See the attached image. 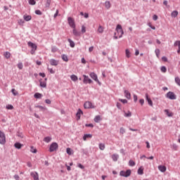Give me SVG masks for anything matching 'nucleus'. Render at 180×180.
<instances>
[{"mask_svg":"<svg viewBox=\"0 0 180 180\" xmlns=\"http://www.w3.org/2000/svg\"><path fill=\"white\" fill-rule=\"evenodd\" d=\"M116 32L118 34L119 39L122 38L124 32H123V29L122 28V25H117L116 27Z\"/></svg>","mask_w":180,"mask_h":180,"instance_id":"nucleus-1","label":"nucleus"},{"mask_svg":"<svg viewBox=\"0 0 180 180\" xmlns=\"http://www.w3.org/2000/svg\"><path fill=\"white\" fill-rule=\"evenodd\" d=\"M27 45L32 49L30 51L31 54H34L36 50H37V45L32 43V41L27 42Z\"/></svg>","mask_w":180,"mask_h":180,"instance_id":"nucleus-2","label":"nucleus"},{"mask_svg":"<svg viewBox=\"0 0 180 180\" xmlns=\"http://www.w3.org/2000/svg\"><path fill=\"white\" fill-rule=\"evenodd\" d=\"M68 21L69 23V26H70V27H72V29H75L76 25H75V20H74V18L69 17L68 18Z\"/></svg>","mask_w":180,"mask_h":180,"instance_id":"nucleus-3","label":"nucleus"},{"mask_svg":"<svg viewBox=\"0 0 180 180\" xmlns=\"http://www.w3.org/2000/svg\"><path fill=\"white\" fill-rule=\"evenodd\" d=\"M6 143V139L5 137V134L0 131V144H5Z\"/></svg>","mask_w":180,"mask_h":180,"instance_id":"nucleus-4","label":"nucleus"},{"mask_svg":"<svg viewBox=\"0 0 180 180\" xmlns=\"http://www.w3.org/2000/svg\"><path fill=\"white\" fill-rule=\"evenodd\" d=\"M58 148V144L56 142H53L51 144L49 148L50 153H53V151H56Z\"/></svg>","mask_w":180,"mask_h":180,"instance_id":"nucleus-5","label":"nucleus"},{"mask_svg":"<svg viewBox=\"0 0 180 180\" xmlns=\"http://www.w3.org/2000/svg\"><path fill=\"white\" fill-rule=\"evenodd\" d=\"M131 174V170L130 169H128L126 172L121 171L120 173V175L121 176H125V178H127V176H130Z\"/></svg>","mask_w":180,"mask_h":180,"instance_id":"nucleus-6","label":"nucleus"},{"mask_svg":"<svg viewBox=\"0 0 180 180\" xmlns=\"http://www.w3.org/2000/svg\"><path fill=\"white\" fill-rule=\"evenodd\" d=\"M166 97L168 98L169 99H176V95H175V94H174V92L172 91H169L167 94H166Z\"/></svg>","mask_w":180,"mask_h":180,"instance_id":"nucleus-7","label":"nucleus"},{"mask_svg":"<svg viewBox=\"0 0 180 180\" xmlns=\"http://www.w3.org/2000/svg\"><path fill=\"white\" fill-rule=\"evenodd\" d=\"M91 78H92V79H94V81H95V82H97V84H98V85H102V83H101L99 82V79H98V75H96V74L95 73H91Z\"/></svg>","mask_w":180,"mask_h":180,"instance_id":"nucleus-8","label":"nucleus"},{"mask_svg":"<svg viewBox=\"0 0 180 180\" xmlns=\"http://www.w3.org/2000/svg\"><path fill=\"white\" fill-rule=\"evenodd\" d=\"M30 175H31L32 177H33L34 180H40V179H39V174L37 172H32L30 173Z\"/></svg>","mask_w":180,"mask_h":180,"instance_id":"nucleus-9","label":"nucleus"},{"mask_svg":"<svg viewBox=\"0 0 180 180\" xmlns=\"http://www.w3.org/2000/svg\"><path fill=\"white\" fill-rule=\"evenodd\" d=\"M83 77H84V80H83L84 84H91V79H89L88 76L84 75Z\"/></svg>","mask_w":180,"mask_h":180,"instance_id":"nucleus-10","label":"nucleus"},{"mask_svg":"<svg viewBox=\"0 0 180 180\" xmlns=\"http://www.w3.org/2000/svg\"><path fill=\"white\" fill-rule=\"evenodd\" d=\"M84 115V112L82 111L81 109H78L77 112L76 114L77 120H79L81 119V115Z\"/></svg>","mask_w":180,"mask_h":180,"instance_id":"nucleus-11","label":"nucleus"},{"mask_svg":"<svg viewBox=\"0 0 180 180\" xmlns=\"http://www.w3.org/2000/svg\"><path fill=\"white\" fill-rule=\"evenodd\" d=\"M49 63L51 65H55V66L58 65V60H56L55 59H51Z\"/></svg>","mask_w":180,"mask_h":180,"instance_id":"nucleus-12","label":"nucleus"},{"mask_svg":"<svg viewBox=\"0 0 180 180\" xmlns=\"http://www.w3.org/2000/svg\"><path fill=\"white\" fill-rule=\"evenodd\" d=\"M158 169L160 171V172H165V171H167V167L164 165H159Z\"/></svg>","mask_w":180,"mask_h":180,"instance_id":"nucleus-13","label":"nucleus"},{"mask_svg":"<svg viewBox=\"0 0 180 180\" xmlns=\"http://www.w3.org/2000/svg\"><path fill=\"white\" fill-rule=\"evenodd\" d=\"M104 6L107 9H110V8H112V4H110V1H107L105 2Z\"/></svg>","mask_w":180,"mask_h":180,"instance_id":"nucleus-14","label":"nucleus"},{"mask_svg":"<svg viewBox=\"0 0 180 180\" xmlns=\"http://www.w3.org/2000/svg\"><path fill=\"white\" fill-rule=\"evenodd\" d=\"M146 101H148V105H150V106H153V101H151V98L148 97V94H146Z\"/></svg>","mask_w":180,"mask_h":180,"instance_id":"nucleus-15","label":"nucleus"},{"mask_svg":"<svg viewBox=\"0 0 180 180\" xmlns=\"http://www.w3.org/2000/svg\"><path fill=\"white\" fill-rule=\"evenodd\" d=\"M124 96L127 98V99H130L131 98V94H130V92L127 90L124 91Z\"/></svg>","mask_w":180,"mask_h":180,"instance_id":"nucleus-16","label":"nucleus"},{"mask_svg":"<svg viewBox=\"0 0 180 180\" xmlns=\"http://www.w3.org/2000/svg\"><path fill=\"white\" fill-rule=\"evenodd\" d=\"M23 19L26 22H29L30 20H32V15H27L25 14L23 15Z\"/></svg>","mask_w":180,"mask_h":180,"instance_id":"nucleus-17","label":"nucleus"},{"mask_svg":"<svg viewBox=\"0 0 180 180\" xmlns=\"http://www.w3.org/2000/svg\"><path fill=\"white\" fill-rule=\"evenodd\" d=\"M84 109H91V102L89 101H86V103H84Z\"/></svg>","mask_w":180,"mask_h":180,"instance_id":"nucleus-18","label":"nucleus"},{"mask_svg":"<svg viewBox=\"0 0 180 180\" xmlns=\"http://www.w3.org/2000/svg\"><path fill=\"white\" fill-rule=\"evenodd\" d=\"M73 34L74 36L79 37V36H81V32H78L77 29H75V27L73 28Z\"/></svg>","mask_w":180,"mask_h":180,"instance_id":"nucleus-19","label":"nucleus"},{"mask_svg":"<svg viewBox=\"0 0 180 180\" xmlns=\"http://www.w3.org/2000/svg\"><path fill=\"white\" fill-rule=\"evenodd\" d=\"M43 95L40 93H36L34 95V98H35L36 99H41Z\"/></svg>","mask_w":180,"mask_h":180,"instance_id":"nucleus-20","label":"nucleus"},{"mask_svg":"<svg viewBox=\"0 0 180 180\" xmlns=\"http://www.w3.org/2000/svg\"><path fill=\"white\" fill-rule=\"evenodd\" d=\"M101 120H102V118L101 117V115H97L94 117V122L96 123H99V122H101Z\"/></svg>","mask_w":180,"mask_h":180,"instance_id":"nucleus-21","label":"nucleus"},{"mask_svg":"<svg viewBox=\"0 0 180 180\" xmlns=\"http://www.w3.org/2000/svg\"><path fill=\"white\" fill-rule=\"evenodd\" d=\"M124 116L125 117H131V112L127 111V112H126V111H124Z\"/></svg>","mask_w":180,"mask_h":180,"instance_id":"nucleus-22","label":"nucleus"},{"mask_svg":"<svg viewBox=\"0 0 180 180\" xmlns=\"http://www.w3.org/2000/svg\"><path fill=\"white\" fill-rule=\"evenodd\" d=\"M165 112L169 117H172V116H174V113L169 112V110H165Z\"/></svg>","mask_w":180,"mask_h":180,"instance_id":"nucleus-23","label":"nucleus"},{"mask_svg":"<svg viewBox=\"0 0 180 180\" xmlns=\"http://www.w3.org/2000/svg\"><path fill=\"white\" fill-rule=\"evenodd\" d=\"M40 86H41V88H46L47 86L46 81H40Z\"/></svg>","mask_w":180,"mask_h":180,"instance_id":"nucleus-24","label":"nucleus"},{"mask_svg":"<svg viewBox=\"0 0 180 180\" xmlns=\"http://www.w3.org/2000/svg\"><path fill=\"white\" fill-rule=\"evenodd\" d=\"M23 145H22L20 143H15L14 144V146L15 147V148H18V150H20V148H22Z\"/></svg>","mask_w":180,"mask_h":180,"instance_id":"nucleus-25","label":"nucleus"},{"mask_svg":"<svg viewBox=\"0 0 180 180\" xmlns=\"http://www.w3.org/2000/svg\"><path fill=\"white\" fill-rule=\"evenodd\" d=\"M68 41L70 43V47L72 48L75 47V43L72 40H71L70 39H68Z\"/></svg>","mask_w":180,"mask_h":180,"instance_id":"nucleus-26","label":"nucleus"},{"mask_svg":"<svg viewBox=\"0 0 180 180\" xmlns=\"http://www.w3.org/2000/svg\"><path fill=\"white\" fill-rule=\"evenodd\" d=\"M70 78H71L72 81H73L74 82H75L76 81H78V77H77V75H71Z\"/></svg>","mask_w":180,"mask_h":180,"instance_id":"nucleus-27","label":"nucleus"},{"mask_svg":"<svg viewBox=\"0 0 180 180\" xmlns=\"http://www.w3.org/2000/svg\"><path fill=\"white\" fill-rule=\"evenodd\" d=\"M44 141H45V143H50V141H51V137L50 136H46L44 139Z\"/></svg>","mask_w":180,"mask_h":180,"instance_id":"nucleus-28","label":"nucleus"},{"mask_svg":"<svg viewBox=\"0 0 180 180\" xmlns=\"http://www.w3.org/2000/svg\"><path fill=\"white\" fill-rule=\"evenodd\" d=\"M118 158H119V155L113 154L112 155V159L113 160V161H117Z\"/></svg>","mask_w":180,"mask_h":180,"instance_id":"nucleus-29","label":"nucleus"},{"mask_svg":"<svg viewBox=\"0 0 180 180\" xmlns=\"http://www.w3.org/2000/svg\"><path fill=\"white\" fill-rule=\"evenodd\" d=\"M11 92H12L13 95H14V96L19 95V93L15 89H12Z\"/></svg>","mask_w":180,"mask_h":180,"instance_id":"nucleus-30","label":"nucleus"},{"mask_svg":"<svg viewBox=\"0 0 180 180\" xmlns=\"http://www.w3.org/2000/svg\"><path fill=\"white\" fill-rule=\"evenodd\" d=\"M129 167H134V165H136V162L134 161H133L132 160H130L129 161Z\"/></svg>","mask_w":180,"mask_h":180,"instance_id":"nucleus-31","label":"nucleus"},{"mask_svg":"<svg viewBox=\"0 0 180 180\" xmlns=\"http://www.w3.org/2000/svg\"><path fill=\"white\" fill-rule=\"evenodd\" d=\"M171 15L172 18H176L178 16V11H174Z\"/></svg>","mask_w":180,"mask_h":180,"instance_id":"nucleus-32","label":"nucleus"},{"mask_svg":"<svg viewBox=\"0 0 180 180\" xmlns=\"http://www.w3.org/2000/svg\"><path fill=\"white\" fill-rule=\"evenodd\" d=\"M91 139V134H85L84 136H83V140L84 141H86V139Z\"/></svg>","mask_w":180,"mask_h":180,"instance_id":"nucleus-33","label":"nucleus"},{"mask_svg":"<svg viewBox=\"0 0 180 180\" xmlns=\"http://www.w3.org/2000/svg\"><path fill=\"white\" fill-rule=\"evenodd\" d=\"M51 4V0H46V3L45 4V6L46 8H50Z\"/></svg>","mask_w":180,"mask_h":180,"instance_id":"nucleus-34","label":"nucleus"},{"mask_svg":"<svg viewBox=\"0 0 180 180\" xmlns=\"http://www.w3.org/2000/svg\"><path fill=\"white\" fill-rule=\"evenodd\" d=\"M30 151H31V153H34V154H36V153H37V150L34 146H31Z\"/></svg>","mask_w":180,"mask_h":180,"instance_id":"nucleus-35","label":"nucleus"},{"mask_svg":"<svg viewBox=\"0 0 180 180\" xmlns=\"http://www.w3.org/2000/svg\"><path fill=\"white\" fill-rule=\"evenodd\" d=\"M62 60H63V61H65V63H67L68 61V57L66 55H63Z\"/></svg>","mask_w":180,"mask_h":180,"instance_id":"nucleus-36","label":"nucleus"},{"mask_svg":"<svg viewBox=\"0 0 180 180\" xmlns=\"http://www.w3.org/2000/svg\"><path fill=\"white\" fill-rule=\"evenodd\" d=\"M98 33H103V27L102 26H99L98 28Z\"/></svg>","mask_w":180,"mask_h":180,"instance_id":"nucleus-37","label":"nucleus"},{"mask_svg":"<svg viewBox=\"0 0 180 180\" xmlns=\"http://www.w3.org/2000/svg\"><path fill=\"white\" fill-rule=\"evenodd\" d=\"M17 67H18V68H19V70H23V63H19L17 65Z\"/></svg>","mask_w":180,"mask_h":180,"instance_id":"nucleus-38","label":"nucleus"},{"mask_svg":"<svg viewBox=\"0 0 180 180\" xmlns=\"http://www.w3.org/2000/svg\"><path fill=\"white\" fill-rule=\"evenodd\" d=\"M125 53L126 57H127V58H130V51H129V49H126Z\"/></svg>","mask_w":180,"mask_h":180,"instance_id":"nucleus-39","label":"nucleus"},{"mask_svg":"<svg viewBox=\"0 0 180 180\" xmlns=\"http://www.w3.org/2000/svg\"><path fill=\"white\" fill-rule=\"evenodd\" d=\"M4 57H6V58H11V53L9 52H6L4 53Z\"/></svg>","mask_w":180,"mask_h":180,"instance_id":"nucleus-40","label":"nucleus"},{"mask_svg":"<svg viewBox=\"0 0 180 180\" xmlns=\"http://www.w3.org/2000/svg\"><path fill=\"white\" fill-rule=\"evenodd\" d=\"M58 51V49H57V47H56V46H53L51 48L52 53H57Z\"/></svg>","mask_w":180,"mask_h":180,"instance_id":"nucleus-41","label":"nucleus"},{"mask_svg":"<svg viewBox=\"0 0 180 180\" xmlns=\"http://www.w3.org/2000/svg\"><path fill=\"white\" fill-rule=\"evenodd\" d=\"M155 53L158 58H160V49H155Z\"/></svg>","mask_w":180,"mask_h":180,"instance_id":"nucleus-42","label":"nucleus"},{"mask_svg":"<svg viewBox=\"0 0 180 180\" xmlns=\"http://www.w3.org/2000/svg\"><path fill=\"white\" fill-rule=\"evenodd\" d=\"M138 174H139V175H143V169L141 167H140V168L138 169Z\"/></svg>","mask_w":180,"mask_h":180,"instance_id":"nucleus-43","label":"nucleus"},{"mask_svg":"<svg viewBox=\"0 0 180 180\" xmlns=\"http://www.w3.org/2000/svg\"><path fill=\"white\" fill-rule=\"evenodd\" d=\"M99 148H100V150H105V145H104V143H100V144H99Z\"/></svg>","mask_w":180,"mask_h":180,"instance_id":"nucleus-44","label":"nucleus"},{"mask_svg":"<svg viewBox=\"0 0 180 180\" xmlns=\"http://www.w3.org/2000/svg\"><path fill=\"white\" fill-rule=\"evenodd\" d=\"M30 5H36V1L34 0H28Z\"/></svg>","mask_w":180,"mask_h":180,"instance_id":"nucleus-45","label":"nucleus"},{"mask_svg":"<svg viewBox=\"0 0 180 180\" xmlns=\"http://www.w3.org/2000/svg\"><path fill=\"white\" fill-rule=\"evenodd\" d=\"M66 153H67V154H68L69 155H71V154H72V152H71V148H68L66 149Z\"/></svg>","mask_w":180,"mask_h":180,"instance_id":"nucleus-46","label":"nucleus"},{"mask_svg":"<svg viewBox=\"0 0 180 180\" xmlns=\"http://www.w3.org/2000/svg\"><path fill=\"white\" fill-rule=\"evenodd\" d=\"M120 133L121 134H124V133H126V131L124 130V128L121 127L120 129Z\"/></svg>","mask_w":180,"mask_h":180,"instance_id":"nucleus-47","label":"nucleus"},{"mask_svg":"<svg viewBox=\"0 0 180 180\" xmlns=\"http://www.w3.org/2000/svg\"><path fill=\"white\" fill-rule=\"evenodd\" d=\"M178 46L179 48L180 47V41H176L174 42V47Z\"/></svg>","mask_w":180,"mask_h":180,"instance_id":"nucleus-48","label":"nucleus"},{"mask_svg":"<svg viewBox=\"0 0 180 180\" xmlns=\"http://www.w3.org/2000/svg\"><path fill=\"white\" fill-rule=\"evenodd\" d=\"M148 26H149V27H150V29H153V30H155V27L153 26V25L151 24V22H149V23L148 24Z\"/></svg>","mask_w":180,"mask_h":180,"instance_id":"nucleus-49","label":"nucleus"},{"mask_svg":"<svg viewBox=\"0 0 180 180\" xmlns=\"http://www.w3.org/2000/svg\"><path fill=\"white\" fill-rule=\"evenodd\" d=\"M18 24L20 25L21 26H23V25H25V21L23 20H19Z\"/></svg>","mask_w":180,"mask_h":180,"instance_id":"nucleus-50","label":"nucleus"},{"mask_svg":"<svg viewBox=\"0 0 180 180\" xmlns=\"http://www.w3.org/2000/svg\"><path fill=\"white\" fill-rule=\"evenodd\" d=\"M175 82L180 86V79H179V77H177L175 78Z\"/></svg>","mask_w":180,"mask_h":180,"instance_id":"nucleus-51","label":"nucleus"},{"mask_svg":"<svg viewBox=\"0 0 180 180\" xmlns=\"http://www.w3.org/2000/svg\"><path fill=\"white\" fill-rule=\"evenodd\" d=\"M161 71L162 72H167V68H165V66H162L161 68Z\"/></svg>","mask_w":180,"mask_h":180,"instance_id":"nucleus-52","label":"nucleus"},{"mask_svg":"<svg viewBox=\"0 0 180 180\" xmlns=\"http://www.w3.org/2000/svg\"><path fill=\"white\" fill-rule=\"evenodd\" d=\"M48 70L51 74H54L56 72L52 68H48Z\"/></svg>","mask_w":180,"mask_h":180,"instance_id":"nucleus-53","label":"nucleus"},{"mask_svg":"<svg viewBox=\"0 0 180 180\" xmlns=\"http://www.w3.org/2000/svg\"><path fill=\"white\" fill-rule=\"evenodd\" d=\"M37 108H39L41 110H46V108L41 106V105H38Z\"/></svg>","mask_w":180,"mask_h":180,"instance_id":"nucleus-54","label":"nucleus"},{"mask_svg":"<svg viewBox=\"0 0 180 180\" xmlns=\"http://www.w3.org/2000/svg\"><path fill=\"white\" fill-rule=\"evenodd\" d=\"M6 109L12 110V109H13V105H8L6 106Z\"/></svg>","mask_w":180,"mask_h":180,"instance_id":"nucleus-55","label":"nucleus"},{"mask_svg":"<svg viewBox=\"0 0 180 180\" xmlns=\"http://www.w3.org/2000/svg\"><path fill=\"white\" fill-rule=\"evenodd\" d=\"M120 102H122V103H127V100L126 99H119Z\"/></svg>","mask_w":180,"mask_h":180,"instance_id":"nucleus-56","label":"nucleus"},{"mask_svg":"<svg viewBox=\"0 0 180 180\" xmlns=\"http://www.w3.org/2000/svg\"><path fill=\"white\" fill-rule=\"evenodd\" d=\"M35 13H36V15H41L42 14V13L40 11V10H36Z\"/></svg>","mask_w":180,"mask_h":180,"instance_id":"nucleus-57","label":"nucleus"},{"mask_svg":"<svg viewBox=\"0 0 180 180\" xmlns=\"http://www.w3.org/2000/svg\"><path fill=\"white\" fill-rule=\"evenodd\" d=\"M85 32H86V30L85 26L83 25L82 27V33H85Z\"/></svg>","mask_w":180,"mask_h":180,"instance_id":"nucleus-58","label":"nucleus"},{"mask_svg":"<svg viewBox=\"0 0 180 180\" xmlns=\"http://www.w3.org/2000/svg\"><path fill=\"white\" fill-rule=\"evenodd\" d=\"M162 60L165 63H167V61H168V58H167V57H165V56H163V57L162 58Z\"/></svg>","mask_w":180,"mask_h":180,"instance_id":"nucleus-59","label":"nucleus"},{"mask_svg":"<svg viewBox=\"0 0 180 180\" xmlns=\"http://www.w3.org/2000/svg\"><path fill=\"white\" fill-rule=\"evenodd\" d=\"M77 167H79V168H81V169H84V165H81V163H79L77 165Z\"/></svg>","mask_w":180,"mask_h":180,"instance_id":"nucleus-60","label":"nucleus"},{"mask_svg":"<svg viewBox=\"0 0 180 180\" xmlns=\"http://www.w3.org/2000/svg\"><path fill=\"white\" fill-rule=\"evenodd\" d=\"M158 16L157 15H154L153 17V20H158Z\"/></svg>","mask_w":180,"mask_h":180,"instance_id":"nucleus-61","label":"nucleus"},{"mask_svg":"<svg viewBox=\"0 0 180 180\" xmlns=\"http://www.w3.org/2000/svg\"><path fill=\"white\" fill-rule=\"evenodd\" d=\"M46 103H47L48 105H50L51 103V101H50V99H46L45 100Z\"/></svg>","mask_w":180,"mask_h":180,"instance_id":"nucleus-62","label":"nucleus"},{"mask_svg":"<svg viewBox=\"0 0 180 180\" xmlns=\"http://www.w3.org/2000/svg\"><path fill=\"white\" fill-rule=\"evenodd\" d=\"M14 179L15 180H19L20 179L19 175H18V174L14 175Z\"/></svg>","mask_w":180,"mask_h":180,"instance_id":"nucleus-63","label":"nucleus"},{"mask_svg":"<svg viewBox=\"0 0 180 180\" xmlns=\"http://www.w3.org/2000/svg\"><path fill=\"white\" fill-rule=\"evenodd\" d=\"M134 101L137 102V95L134 94Z\"/></svg>","mask_w":180,"mask_h":180,"instance_id":"nucleus-64","label":"nucleus"}]
</instances>
